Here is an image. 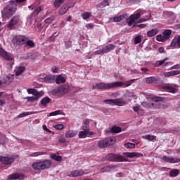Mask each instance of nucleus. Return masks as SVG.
<instances>
[{"instance_id":"1","label":"nucleus","mask_w":180,"mask_h":180,"mask_svg":"<svg viewBox=\"0 0 180 180\" xmlns=\"http://www.w3.org/2000/svg\"><path fill=\"white\" fill-rule=\"evenodd\" d=\"M16 9V4L14 2L10 3L1 11L2 17L5 19H9L15 13Z\"/></svg>"},{"instance_id":"2","label":"nucleus","mask_w":180,"mask_h":180,"mask_svg":"<svg viewBox=\"0 0 180 180\" xmlns=\"http://www.w3.org/2000/svg\"><path fill=\"white\" fill-rule=\"evenodd\" d=\"M124 85V82H112V83H99L96 84V86H94L93 89L96 88L97 89L100 90H109L111 89H115L117 87H121Z\"/></svg>"},{"instance_id":"3","label":"nucleus","mask_w":180,"mask_h":180,"mask_svg":"<svg viewBox=\"0 0 180 180\" xmlns=\"http://www.w3.org/2000/svg\"><path fill=\"white\" fill-rule=\"evenodd\" d=\"M53 163L50 160H44L39 162H35L32 164V167L34 170H45L51 167Z\"/></svg>"},{"instance_id":"4","label":"nucleus","mask_w":180,"mask_h":180,"mask_svg":"<svg viewBox=\"0 0 180 180\" xmlns=\"http://www.w3.org/2000/svg\"><path fill=\"white\" fill-rule=\"evenodd\" d=\"M116 142L115 137H107L104 139L100 140L97 145L99 148H105L108 146H112Z\"/></svg>"},{"instance_id":"5","label":"nucleus","mask_w":180,"mask_h":180,"mask_svg":"<svg viewBox=\"0 0 180 180\" xmlns=\"http://www.w3.org/2000/svg\"><path fill=\"white\" fill-rule=\"evenodd\" d=\"M107 161L112 162H123L126 161V159L123 155L109 153L106 155L105 158Z\"/></svg>"},{"instance_id":"6","label":"nucleus","mask_w":180,"mask_h":180,"mask_svg":"<svg viewBox=\"0 0 180 180\" xmlns=\"http://www.w3.org/2000/svg\"><path fill=\"white\" fill-rule=\"evenodd\" d=\"M29 39V37L21 34L15 35L13 38V44L14 45L22 46L25 41Z\"/></svg>"},{"instance_id":"7","label":"nucleus","mask_w":180,"mask_h":180,"mask_svg":"<svg viewBox=\"0 0 180 180\" xmlns=\"http://www.w3.org/2000/svg\"><path fill=\"white\" fill-rule=\"evenodd\" d=\"M0 56L6 60L11 61L10 64L11 66L14 64V62H13L14 58L13 56L11 53H8V52L4 51L3 48H0Z\"/></svg>"},{"instance_id":"8","label":"nucleus","mask_w":180,"mask_h":180,"mask_svg":"<svg viewBox=\"0 0 180 180\" xmlns=\"http://www.w3.org/2000/svg\"><path fill=\"white\" fill-rule=\"evenodd\" d=\"M19 21H20L19 16L15 15L13 17L12 19L7 24V27L11 30H15V25L19 22Z\"/></svg>"},{"instance_id":"9","label":"nucleus","mask_w":180,"mask_h":180,"mask_svg":"<svg viewBox=\"0 0 180 180\" xmlns=\"http://www.w3.org/2000/svg\"><path fill=\"white\" fill-rule=\"evenodd\" d=\"M15 160V158L13 157H8V156H1L0 157V161L4 165H11L14 162Z\"/></svg>"},{"instance_id":"10","label":"nucleus","mask_w":180,"mask_h":180,"mask_svg":"<svg viewBox=\"0 0 180 180\" xmlns=\"http://www.w3.org/2000/svg\"><path fill=\"white\" fill-rule=\"evenodd\" d=\"M162 160L165 162H169V163H172V164H175V163L180 162V158H171V157L167 156V155H163L162 157Z\"/></svg>"},{"instance_id":"11","label":"nucleus","mask_w":180,"mask_h":180,"mask_svg":"<svg viewBox=\"0 0 180 180\" xmlns=\"http://www.w3.org/2000/svg\"><path fill=\"white\" fill-rule=\"evenodd\" d=\"M123 155L129 158L143 157V154L139 152H124L123 153Z\"/></svg>"},{"instance_id":"12","label":"nucleus","mask_w":180,"mask_h":180,"mask_svg":"<svg viewBox=\"0 0 180 180\" xmlns=\"http://www.w3.org/2000/svg\"><path fill=\"white\" fill-rule=\"evenodd\" d=\"M93 135H94L93 131H90L89 129H86L84 131V130L80 131L79 132L78 137H79V139H85L86 137H90L91 136H93Z\"/></svg>"},{"instance_id":"13","label":"nucleus","mask_w":180,"mask_h":180,"mask_svg":"<svg viewBox=\"0 0 180 180\" xmlns=\"http://www.w3.org/2000/svg\"><path fill=\"white\" fill-rule=\"evenodd\" d=\"M84 174L83 170H72L70 174H69V176L72 177H78L79 176H82Z\"/></svg>"},{"instance_id":"14","label":"nucleus","mask_w":180,"mask_h":180,"mask_svg":"<svg viewBox=\"0 0 180 180\" xmlns=\"http://www.w3.org/2000/svg\"><path fill=\"white\" fill-rule=\"evenodd\" d=\"M162 88L169 93L175 94L177 92V89H175L174 86H169V84L163 86Z\"/></svg>"},{"instance_id":"15","label":"nucleus","mask_w":180,"mask_h":180,"mask_svg":"<svg viewBox=\"0 0 180 180\" xmlns=\"http://www.w3.org/2000/svg\"><path fill=\"white\" fill-rule=\"evenodd\" d=\"M158 81H160V77H149L146 79L147 84L157 83Z\"/></svg>"},{"instance_id":"16","label":"nucleus","mask_w":180,"mask_h":180,"mask_svg":"<svg viewBox=\"0 0 180 180\" xmlns=\"http://www.w3.org/2000/svg\"><path fill=\"white\" fill-rule=\"evenodd\" d=\"M115 48V44H108L106 45L105 47L103 48V52L104 53H107L110 52L111 51L114 50V49Z\"/></svg>"},{"instance_id":"17","label":"nucleus","mask_w":180,"mask_h":180,"mask_svg":"<svg viewBox=\"0 0 180 180\" xmlns=\"http://www.w3.org/2000/svg\"><path fill=\"white\" fill-rule=\"evenodd\" d=\"M44 82L46 83H53L56 82V76L54 75H49L44 78Z\"/></svg>"},{"instance_id":"18","label":"nucleus","mask_w":180,"mask_h":180,"mask_svg":"<svg viewBox=\"0 0 180 180\" xmlns=\"http://www.w3.org/2000/svg\"><path fill=\"white\" fill-rule=\"evenodd\" d=\"M159 32L158 29L155 28V29H152L149 31L147 32V37H153L155 35H157Z\"/></svg>"},{"instance_id":"19","label":"nucleus","mask_w":180,"mask_h":180,"mask_svg":"<svg viewBox=\"0 0 180 180\" xmlns=\"http://www.w3.org/2000/svg\"><path fill=\"white\" fill-rule=\"evenodd\" d=\"M75 136H77V132L74 131V130H68L65 134L66 139L74 138Z\"/></svg>"},{"instance_id":"20","label":"nucleus","mask_w":180,"mask_h":180,"mask_svg":"<svg viewBox=\"0 0 180 180\" xmlns=\"http://www.w3.org/2000/svg\"><path fill=\"white\" fill-rule=\"evenodd\" d=\"M63 95L66 93H69L70 91V86L68 84L62 85L60 86Z\"/></svg>"},{"instance_id":"21","label":"nucleus","mask_w":180,"mask_h":180,"mask_svg":"<svg viewBox=\"0 0 180 180\" xmlns=\"http://www.w3.org/2000/svg\"><path fill=\"white\" fill-rule=\"evenodd\" d=\"M156 138H157L156 136L150 135V134L142 136L143 139H146L151 142H155L156 141Z\"/></svg>"},{"instance_id":"22","label":"nucleus","mask_w":180,"mask_h":180,"mask_svg":"<svg viewBox=\"0 0 180 180\" xmlns=\"http://www.w3.org/2000/svg\"><path fill=\"white\" fill-rule=\"evenodd\" d=\"M52 95L56 96H63V92L61 91L60 86L55 89L52 91Z\"/></svg>"},{"instance_id":"23","label":"nucleus","mask_w":180,"mask_h":180,"mask_svg":"<svg viewBox=\"0 0 180 180\" xmlns=\"http://www.w3.org/2000/svg\"><path fill=\"white\" fill-rule=\"evenodd\" d=\"M179 74H180V71L174 70V71L167 72L164 73V76L165 77H172V76H174V75H178Z\"/></svg>"},{"instance_id":"24","label":"nucleus","mask_w":180,"mask_h":180,"mask_svg":"<svg viewBox=\"0 0 180 180\" xmlns=\"http://www.w3.org/2000/svg\"><path fill=\"white\" fill-rule=\"evenodd\" d=\"M51 159L56 161V162H60L63 160V157L61 155H58L56 153H52L50 155Z\"/></svg>"},{"instance_id":"25","label":"nucleus","mask_w":180,"mask_h":180,"mask_svg":"<svg viewBox=\"0 0 180 180\" xmlns=\"http://www.w3.org/2000/svg\"><path fill=\"white\" fill-rule=\"evenodd\" d=\"M51 101H52V99H51L50 98L44 97L41 100L40 103H41V105H43L44 107H46L47 103H50Z\"/></svg>"},{"instance_id":"26","label":"nucleus","mask_w":180,"mask_h":180,"mask_svg":"<svg viewBox=\"0 0 180 180\" xmlns=\"http://www.w3.org/2000/svg\"><path fill=\"white\" fill-rule=\"evenodd\" d=\"M180 174L179 170L178 169H172V170H170L169 172V176L170 177H176Z\"/></svg>"},{"instance_id":"27","label":"nucleus","mask_w":180,"mask_h":180,"mask_svg":"<svg viewBox=\"0 0 180 180\" xmlns=\"http://www.w3.org/2000/svg\"><path fill=\"white\" fill-rule=\"evenodd\" d=\"M20 178V175L18 173H13L8 176L7 180H17Z\"/></svg>"},{"instance_id":"28","label":"nucleus","mask_w":180,"mask_h":180,"mask_svg":"<svg viewBox=\"0 0 180 180\" xmlns=\"http://www.w3.org/2000/svg\"><path fill=\"white\" fill-rule=\"evenodd\" d=\"M24 44H25V46H28L30 49L35 47V43L32 40L29 39L25 40V43H24Z\"/></svg>"},{"instance_id":"29","label":"nucleus","mask_w":180,"mask_h":180,"mask_svg":"<svg viewBox=\"0 0 180 180\" xmlns=\"http://www.w3.org/2000/svg\"><path fill=\"white\" fill-rule=\"evenodd\" d=\"M122 131V128L120 127H117V126H113L110 130L112 134H119V133H121Z\"/></svg>"},{"instance_id":"30","label":"nucleus","mask_w":180,"mask_h":180,"mask_svg":"<svg viewBox=\"0 0 180 180\" xmlns=\"http://www.w3.org/2000/svg\"><path fill=\"white\" fill-rule=\"evenodd\" d=\"M172 30H166L163 32V37L165 40H168L171 37Z\"/></svg>"},{"instance_id":"31","label":"nucleus","mask_w":180,"mask_h":180,"mask_svg":"<svg viewBox=\"0 0 180 180\" xmlns=\"http://www.w3.org/2000/svg\"><path fill=\"white\" fill-rule=\"evenodd\" d=\"M124 18H126L125 14H122L118 17H117V16L113 17L112 20L114 22H119L122 21Z\"/></svg>"},{"instance_id":"32","label":"nucleus","mask_w":180,"mask_h":180,"mask_svg":"<svg viewBox=\"0 0 180 180\" xmlns=\"http://www.w3.org/2000/svg\"><path fill=\"white\" fill-rule=\"evenodd\" d=\"M69 11V8L66 6H62L59 11H58V14L60 15H64L65 14H66L68 13V11Z\"/></svg>"},{"instance_id":"33","label":"nucleus","mask_w":180,"mask_h":180,"mask_svg":"<svg viewBox=\"0 0 180 180\" xmlns=\"http://www.w3.org/2000/svg\"><path fill=\"white\" fill-rule=\"evenodd\" d=\"M55 81L56 84H60L62 83H65L66 82V79L63 76L59 75L58 77H56Z\"/></svg>"},{"instance_id":"34","label":"nucleus","mask_w":180,"mask_h":180,"mask_svg":"<svg viewBox=\"0 0 180 180\" xmlns=\"http://www.w3.org/2000/svg\"><path fill=\"white\" fill-rule=\"evenodd\" d=\"M13 81V75H8L4 78V83L10 84Z\"/></svg>"},{"instance_id":"35","label":"nucleus","mask_w":180,"mask_h":180,"mask_svg":"<svg viewBox=\"0 0 180 180\" xmlns=\"http://www.w3.org/2000/svg\"><path fill=\"white\" fill-rule=\"evenodd\" d=\"M114 105H117L119 106H123L125 105V101H123V99L122 98H119V99H115L114 100Z\"/></svg>"},{"instance_id":"36","label":"nucleus","mask_w":180,"mask_h":180,"mask_svg":"<svg viewBox=\"0 0 180 180\" xmlns=\"http://www.w3.org/2000/svg\"><path fill=\"white\" fill-rule=\"evenodd\" d=\"M65 1V0H55L53 2L54 8H60V6H61Z\"/></svg>"},{"instance_id":"37","label":"nucleus","mask_w":180,"mask_h":180,"mask_svg":"<svg viewBox=\"0 0 180 180\" xmlns=\"http://www.w3.org/2000/svg\"><path fill=\"white\" fill-rule=\"evenodd\" d=\"M167 60H168V58H165V59H162V60H157L155 62V67H160L163 64H165Z\"/></svg>"},{"instance_id":"38","label":"nucleus","mask_w":180,"mask_h":180,"mask_svg":"<svg viewBox=\"0 0 180 180\" xmlns=\"http://www.w3.org/2000/svg\"><path fill=\"white\" fill-rule=\"evenodd\" d=\"M105 6H109L108 0H103L98 5V8H105Z\"/></svg>"},{"instance_id":"39","label":"nucleus","mask_w":180,"mask_h":180,"mask_svg":"<svg viewBox=\"0 0 180 180\" xmlns=\"http://www.w3.org/2000/svg\"><path fill=\"white\" fill-rule=\"evenodd\" d=\"M141 17V13L140 11H136L134 14L131 15V18H134L135 20H139Z\"/></svg>"},{"instance_id":"40","label":"nucleus","mask_w":180,"mask_h":180,"mask_svg":"<svg viewBox=\"0 0 180 180\" xmlns=\"http://www.w3.org/2000/svg\"><path fill=\"white\" fill-rule=\"evenodd\" d=\"M136 22V20L131 15L129 16L128 20H127V23H128V27H131Z\"/></svg>"},{"instance_id":"41","label":"nucleus","mask_w":180,"mask_h":180,"mask_svg":"<svg viewBox=\"0 0 180 180\" xmlns=\"http://www.w3.org/2000/svg\"><path fill=\"white\" fill-rule=\"evenodd\" d=\"M124 146L128 149H134L136 148V144L134 143H125Z\"/></svg>"},{"instance_id":"42","label":"nucleus","mask_w":180,"mask_h":180,"mask_svg":"<svg viewBox=\"0 0 180 180\" xmlns=\"http://www.w3.org/2000/svg\"><path fill=\"white\" fill-rule=\"evenodd\" d=\"M37 58V56L35 55V53H27V55H25V59L27 60H35Z\"/></svg>"},{"instance_id":"43","label":"nucleus","mask_w":180,"mask_h":180,"mask_svg":"<svg viewBox=\"0 0 180 180\" xmlns=\"http://www.w3.org/2000/svg\"><path fill=\"white\" fill-rule=\"evenodd\" d=\"M141 105L144 108H146V109H149V108H152L154 107V103H146V102H143L141 103Z\"/></svg>"},{"instance_id":"44","label":"nucleus","mask_w":180,"mask_h":180,"mask_svg":"<svg viewBox=\"0 0 180 180\" xmlns=\"http://www.w3.org/2000/svg\"><path fill=\"white\" fill-rule=\"evenodd\" d=\"M25 70H26V68L25 67L18 68V69L15 73L16 76L21 75L25 71Z\"/></svg>"},{"instance_id":"45","label":"nucleus","mask_w":180,"mask_h":180,"mask_svg":"<svg viewBox=\"0 0 180 180\" xmlns=\"http://www.w3.org/2000/svg\"><path fill=\"white\" fill-rule=\"evenodd\" d=\"M42 11L41 6L37 7L33 11V15L37 16Z\"/></svg>"},{"instance_id":"46","label":"nucleus","mask_w":180,"mask_h":180,"mask_svg":"<svg viewBox=\"0 0 180 180\" xmlns=\"http://www.w3.org/2000/svg\"><path fill=\"white\" fill-rule=\"evenodd\" d=\"M28 101L34 103V101H37L39 100L38 97L36 96H28L25 98Z\"/></svg>"},{"instance_id":"47","label":"nucleus","mask_w":180,"mask_h":180,"mask_svg":"<svg viewBox=\"0 0 180 180\" xmlns=\"http://www.w3.org/2000/svg\"><path fill=\"white\" fill-rule=\"evenodd\" d=\"M32 95L34 97H37L38 99L42 96L41 92L38 91L37 89L34 90Z\"/></svg>"},{"instance_id":"48","label":"nucleus","mask_w":180,"mask_h":180,"mask_svg":"<svg viewBox=\"0 0 180 180\" xmlns=\"http://www.w3.org/2000/svg\"><path fill=\"white\" fill-rule=\"evenodd\" d=\"M156 40L160 42H164L165 41H166L165 38L162 34L157 35Z\"/></svg>"},{"instance_id":"49","label":"nucleus","mask_w":180,"mask_h":180,"mask_svg":"<svg viewBox=\"0 0 180 180\" xmlns=\"http://www.w3.org/2000/svg\"><path fill=\"white\" fill-rule=\"evenodd\" d=\"M141 39H142V37H141V35L140 34L135 37V39H134L135 44H140L141 42Z\"/></svg>"},{"instance_id":"50","label":"nucleus","mask_w":180,"mask_h":180,"mask_svg":"<svg viewBox=\"0 0 180 180\" xmlns=\"http://www.w3.org/2000/svg\"><path fill=\"white\" fill-rule=\"evenodd\" d=\"M57 34V32H55L53 35H51V36L49 37V40H50V41L54 42V41H56V37L59 35V34Z\"/></svg>"},{"instance_id":"51","label":"nucleus","mask_w":180,"mask_h":180,"mask_svg":"<svg viewBox=\"0 0 180 180\" xmlns=\"http://www.w3.org/2000/svg\"><path fill=\"white\" fill-rule=\"evenodd\" d=\"M90 16H91V14L90 13H88V12H86L82 14V18L85 20H88L90 18Z\"/></svg>"},{"instance_id":"52","label":"nucleus","mask_w":180,"mask_h":180,"mask_svg":"<svg viewBox=\"0 0 180 180\" xmlns=\"http://www.w3.org/2000/svg\"><path fill=\"white\" fill-rule=\"evenodd\" d=\"M61 113H62V110H58L50 112L49 116H58V115H61Z\"/></svg>"},{"instance_id":"53","label":"nucleus","mask_w":180,"mask_h":180,"mask_svg":"<svg viewBox=\"0 0 180 180\" xmlns=\"http://www.w3.org/2000/svg\"><path fill=\"white\" fill-rule=\"evenodd\" d=\"M43 155H44L43 152H34L30 155V157H38Z\"/></svg>"},{"instance_id":"54","label":"nucleus","mask_w":180,"mask_h":180,"mask_svg":"<svg viewBox=\"0 0 180 180\" xmlns=\"http://www.w3.org/2000/svg\"><path fill=\"white\" fill-rule=\"evenodd\" d=\"M54 20L53 17H49L44 20L46 24H51Z\"/></svg>"},{"instance_id":"55","label":"nucleus","mask_w":180,"mask_h":180,"mask_svg":"<svg viewBox=\"0 0 180 180\" xmlns=\"http://www.w3.org/2000/svg\"><path fill=\"white\" fill-rule=\"evenodd\" d=\"M104 102L107 104L115 105V100L113 99H106Z\"/></svg>"},{"instance_id":"56","label":"nucleus","mask_w":180,"mask_h":180,"mask_svg":"<svg viewBox=\"0 0 180 180\" xmlns=\"http://www.w3.org/2000/svg\"><path fill=\"white\" fill-rule=\"evenodd\" d=\"M55 129L56 130H63L64 129V125L61 124H56Z\"/></svg>"},{"instance_id":"57","label":"nucleus","mask_w":180,"mask_h":180,"mask_svg":"<svg viewBox=\"0 0 180 180\" xmlns=\"http://www.w3.org/2000/svg\"><path fill=\"white\" fill-rule=\"evenodd\" d=\"M101 172L102 173L110 172L108 166H105L104 167H102V169H101Z\"/></svg>"},{"instance_id":"58","label":"nucleus","mask_w":180,"mask_h":180,"mask_svg":"<svg viewBox=\"0 0 180 180\" xmlns=\"http://www.w3.org/2000/svg\"><path fill=\"white\" fill-rule=\"evenodd\" d=\"M94 53H95L96 55L105 54V53H104L103 49H99V50L95 51Z\"/></svg>"},{"instance_id":"59","label":"nucleus","mask_w":180,"mask_h":180,"mask_svg":"<svg viewBox=\"0 0 180 180\" xmlns=\"http://www.w3.org/2000/svg\"><path fill=\"white\" fill-rule=\"evenodd\" d=\"M134 81H135V79L128 81V82H125V84L124 83V85H125L126 87L129 86L132 84V82H134Z\"/></svg>"},{"instance_id":"60","label":"nucleus","mask_w":180,"mask_h":180,"mask_svg":"<svg viewBox=\"0 0 180 180\" xmlns=\"http://www.w3.org/2000/svg\"><path fill=\"white\" fill-rule=\"evenodd\" d=\"M176 45H177V39H174L172 41L171 46H172V47H176Z\"/></svg>"},{"instance_id":"61","label":"nucleus","mask_w":180,"mask_h":180,"mask_svg":"<svg viewBox=\"0 0 180 180\" xmlns=\"http://www.w3.org/2000/svg\"><path fill=\"white\" fill-rule=\"evenodd\" d=\"M51 72L53 73H58V68L57 67H53L51 68Z\"/></svg>"},{"instance_id":"62","label":"nucleus","mask_w":180,"mask_h":180,"mask_svg":"<svg viewBox=\"0 0 180 180\" xmlns=\"http://www.w3.org/2000/svg\"><path fill=\"white\" fill-rule=\"evenodd\" d=\"M6 104V100L5 99H0V106H3Z\"/></svg>"},{"instance_id":"63","label":"nucleus","mask_w":180,"mask_h":180,"mask_svg":"<svg viewBox=\"0 0 180 180\" xmlns=\"http://www.w3.org/2000/svg\"><path fill=\"white\" fill-rule=\"evenodd\" d=\"M35 89H29L28 90H27V91H28V94H34V91Z\"/></svg>"},{"instance_id":"64","label":"nucleus","mask_w":180,"mask_h":180,"mask_svg":"<svg viewBox=\"0 0 180 180\" xmlns=\"http://www.w3.org/2000/svg\"><path fill=\"white\" fill-rule=\"evenodd\" d=\"M177 46L180 48V35L176 39Z\"/></svg>"}]
</instances>
